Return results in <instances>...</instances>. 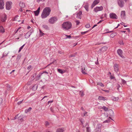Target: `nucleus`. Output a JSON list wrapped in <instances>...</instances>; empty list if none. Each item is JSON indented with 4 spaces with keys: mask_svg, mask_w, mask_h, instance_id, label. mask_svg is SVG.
<instances>
[{
    "mask_svg": "<svg viewBox=\"0 0 132 132\" xmlns=\"http://www.w3.org/2000/svg\"><path fill=\"white\" fill-rule=\"evenodd\" d=\"M121 80L122 81V83L123 84H126V81L125 80H124L123 79H121Z\"/></svg>",
    "mask_w": 132,
    "mask_h": 132,
    "instance_id": "nucleus-35",
    "label": "nucleus"
},
{
    "mask_svg": "<svg viewBox=\"0 0 132 132\" xmlns=\"http://www.w3.org/2000/svg\"><path fill=\"white\" fill-rule=\"evenodd\" d=\"M80 92L81 96H83L84 95L83 92H81V91H80Z\"/></svg>",
    "mask_w": 132,
    "mask_h": 132,
    "instance_id": "nucleus-43",
    "label": "nucleus"
},
{
    "mask_svg": "<svg viewBox=\"0 0 132 132\" xmlns=\"http://www.w3.org/2000/svg\"><path fill=\"white\" fill-rule=\"evenodd\" d=\"M81 72L83 74H87V73L85 72L86 71V70H85V68H82L81 69Z\"/></svg>",
    "mask_w": 132,
    "mask_h": 132,
    "instance_id": "nucleus-24",
    "label": "nucleus"
},
{
    "mask_svg": "<svg viewBox=\"0 0 132 132\" xmlns=\"http://www.w3.org/2000/svg\"><path fill=\"white\" fill-rule=\"evenodd\" d=\"M6 15H5L1 19V21L3 22H5L6 20Z\"/></svg>",
    "mask_w": 132,
    "mask_h": 132,
    "instance_id": "nucleus-19",
    "label": "nucleus"
},
{
    "mask_svg": "<svg viewBox=\"0 0 132 132\" xmlns=\"http://www.w3.org/2000/svg\"><path fill=\"white\" fill-rule=\"evenodd\" d=\"M66 36H67V38H70L71 37L70 35H66Z\"/></svg>",
    "mask_w": 132,
    "mask_h": 132,
    "instance_id": "nucleus-59",
    "label": "nucleus"
},
{
    "mask_svg": "<svg viewBox=\"0 0 132 132\" xmlns=\"http://www.w3.org/2000/svg\"><path fill=\"white\" fill-rule=\"evenodd\" d=\"M81 109L83 111H84V109L82 107H81Z\"/></svg>",
    "mask_w": 132,
    "mask_h": 132,
    "instance_id": "nucleus-64",
    "label": "nucleus"
},
{
    "mask_svg": "<svg viewBox=\"0 0 132 132\" xmlns=\"http://www.w3.org/2000/svg\"><path fill=\"white\" fill-rule=\"evenodd\" d=\"M31 109L32 108L31 107H29L28 109H27L25 110V112L26 113H27L30 111L31 110Z\"/></svg>",
    "mask_w": 132,
    "mask_h": 132,
    "instance_id": "nucleus-26",
    "label": "nucleus"
},
{
    "mask_svg": "<svg viewBox=\"0 0 132 132\" xmlns=\"http://www.w3.org/2000/svg\"><path fill=\"white\" fill-rule=\"evenodd\" d=\"M110 121V119H108V120H106L103 122L104 123H108Z\"/></svg>",
    "mask_w": 132,
    "mask_h": 132,
    "instance_id": "nucleus-42",
    "label": "nucleus"
},
{
    "mask_svg": "<svg viewBox=\"0 0 132 132\" xmlns=\"http://www.w3.org/2000/svg\"><path fill=\"white\" fill-rule=\"evenodd\" d=\"M119 43L120 44V45H123L124 44L123 41L122 40H120L119 41Z\"/></svg>",
    "mask_w": 132,
    "mask_h": 132,
    "instance_id": "nucleus-32",
    "label": "nucleus"
},
{
    "mask_svg": "<svg viewBox=\"0 0 132 132\" xmlns=\"http://www.w3.org/2000/svg\"><path fill=\"white\" fill-rule=\"evenodd\" d=\"M109 16L110 18L111 19H118V16L115 13H110L109 14Z\"/></svg>",
    "mask_w": 132,
    "mask_h": 132,
    "instance_id": "nucleus-6",
    "label": "nucleus"
},
{
    "mask_svg": "<svg viewBox=\"0 0 132 132\" xmlns=\"http://www.w3.org/2000/svg\"><path fill=\"white\" fill-rule=\"evenodd\" d=\"M39 35L40 37H42V36H43V35L45 34L40 29H39Z\"/></svg>",
    "mask_w": 132,
    "mask_h": 132,
    "instance_id": "nucleus-23",
    "label": "nucleus"
},
{
    "mask_svg": "<svg viewBox=\"0 0 132 132\" xmlns=\"http://www.w3.org/2000/svg\"><path fill=\"white\" fill-rule=\"evenodd\" d=\"M45 126L46 127H47L49 125V123L47 121H45Z\"/></svg>",
    "mask_w": 132,
    "mask_h": 132,
    "instance_id": "nucleus-37",
    "label": "nucleus"
},
{
    "mask_svg": "<svg viewBox=\"0 0 132 132\" xmlns=\"http://www.w3.org/2000/svg\"><path fill=\"white\" fill-rule=\"evenodd\" d=\"M34 12L35 14V15L36 16H37L38 15L39 13V11H34Z\"/></svg>",
    "mask_w": 132,
    "mask_h": 132,
    "instance_id": "nucleus-27",
    "label": "nucleus"
},
{
    "mask_svg": "<svg viewBox=\"0 0 132 132\" xmlns=\"http://www.w3.org/2000/svg\"><path fill=\"white\" fill-rule=\"evenodd\" d=\"M57 18L56 16H53L50 18L48 20L49 23L51 24H53L56 22L57 20Z\"/></svg>",
    "mask_w": 132,
    "mask_h": 132,
    "instance_id": "nucleus-3",
    "label": "nucleus"
},
{
    "mask_svg": "<svg viewBox=\"0 0 132 132\" xmlns=\"http://www.w3.org/2000/svg\"><path fill=\"white\" fill-rule=\"evenodd\" d=\"M109 116H113L114 115L113 111L111 110H109Z\"/></svg>",
    "mask_w": 132,
    "mask_h": 132,
    "instance_id": "nucleus-22",
    "label": "nucleus"
},
{
    "mask_svg": "<svg viewBox=\"0 0 132 132\" xmlns=\"http://www.w3.org/2000/svg\"><path fill=\"white\" fill-rule=\"evenodd\" d=\"M109 30L108 29H106L104 31H107V32L105 33V34H107L111 32H113V31H108Z\"/></svg>",
    "mask_w": 132,
    "mask_h": 132,
    "instance_id": "nucleus-34",
    "label": "nucleus"
},
{
    "mask_svg": "<svg viewBox=\"0 0 132 132\" xmlns=\"http://www.w3.org/2000/svg\"><path fill=\"white\" fill-rule=\"evenodd\" d=\"M121 24L123 26H124L125 27H126L127 26V25H125L124 24V23L123 22L121 23Z\"/></svg>",
    "mask_w": 132,
    "mask_h": 132,
    "instance_id": "nucleus-57",
    "label": "nucleus"
},
{
    "mask_svg": "<svg viewBox=\"0 0 132 132\" xmlns=\"http://www.w3.org/2000/svg\"><path fill=\"white\" fill-rule=\"evenodd\" d=\"M40 73H42V75L43 73H46V74H48V73L47 72V71H44L42 73L40 72Z\"/></svg>",
    "mask_w": 132,
    "mask_h": 132,
    "instance_id": "nucleus-55",
    "label": "nucleus"
},
{
    "mask_svg": "<svg viewBox=\"0 0 132 132\" xmlns=\"http://www.w3.org/2000/svg\"><path fill=\"white\" fill-rule=\"evenodd\" d=\"M101 129L96 128L95 129L96 132H101Z\"/></svg>",
    "mask_w": 132,
    "mask_h": 132,
    "instance_id": "nucleus-38",
    "label": "nucleus"
},
{
    "mask_svg": "<svg viewBox=\"0 0 132 132\" xmlns=\"http://www.w3.org/2000/svg\"><path fill=\"white\" fill-rule=\"evenodd\" d=\"M102 126L101 124H98L96 126V128L101 129V127Z\"/></svg>",
    "mask_w": 132,
    "mask_h": 132,
    "instance_id": "nucleus-28",
    "label": "nucleus"
},
{
    "mask_svg": "<svg viewBox=\"0 0 132 132\" xmlns=\"http://www.w3.org/2000/svg\"><path fill=\"white\" fill-rule=\"evenodd\" d=\"M64 130L62 128H59L57 129L56 132H64Z\"/></svg>",
    "mask_w": 132,
    "mask_h": 132,
    "instance_id": "nucleus-21",
    "label": "nucleus"
},
{
    "mask_svg": "<svg viewBox=\"0 0 132 132\" xmlns=\"http://www.w3.org/2000/svg\"><path fill=\"white\" fill-rule=\"evenodd\" d=\"M51 10L49 7H46L43 10L42 13L41 17L42 19L46 18L50 14Z\"/></svg>",
    "mask_w": 132,
    "mask_h": 132,
    "instance_id": "nucleus-1",
    "label": "nucleus"
},
{
    "mask_svg": "<svg viewBox=\"0 0 132 132\" xmlns=\"http://www.w3.org/2000/svg\"><path fill=\"white\" fill-rule=\"evenodd\" d=\"M53 102V101L52 100L51 101H49L48 102V104H49V103H52Z\"/></svg>",
    "mask_w": 132,
    "mask_h": 132,
    "instance_id": "nucleus-60",
    "label": "nucleus"
},
{
    "mask_svg": "<svg viewBox=\"0 0 132 132\" xmlns=\"http://www.w3.org/2000/svg\"><path fill=\"white\" fill-rule=\"evenodd\" d=\"M102 109L105 111H107L108 110V108L105 106H103L102 107Z\"/></svg>",
    "mask_w": 132,
    "mask_h": 132,
    "instance_id": "nucleus-31",
    "label": "nucleus"
},
{
    "mask_svg": "<svg viewBox=\"0 0 132 132\" xmlns=\"http://www.w3.org/2000/svg\"><path fill=\"white\" fill-rule=\"evenodd\" d=\"M103 9V7L102 6L99 7L97 6L94 8V11L96 13L98 11H102Z\"/></svg>",
    "mask_w": 132,
    "mask_h": 132,
    "instance_id": "nucleus-5",
    "label": "nucleus"
},
{
    "mask_svg": "<svg viewBox=\"0 0 132 132\" xmlns=\"http://www.w3.org/2000/svg\"><path fill=\"white\" fill-rule=\"evenodd\" d=\"M87 112L85 111L84 113V116H86L87 115Z\"/></svg>",
    "mask_w": 132,
    "mask_h": 132,
    "instance_id": "nucleus-56",
    "label": "nucleus"
},
{
    "mask_svg": "<svg viewBox=\"0 0 132 132\" xmlns=\"http://www.w3.org/2000/svg\"><path fill=\"white\" fill-rule=\"evenodd\" d=\"M117 53L121 57L123 58L124 56L122 55V51L120 49H118L117 51Z\"/></svg>",
    "mask_w": 132,
    "mask_h": 132,
    "instance_id": "nucleus-11",
    "label": "nucleus"
},
{
    "mask_svg": "<svg viewBox=\"0 0 132 132\" xmlns=\"http://www.w3.org/2000/svg\"><path fill=\"white\" fill-rule=\"evenodd\" d=\"M98 99L100 100L105 101V100H107L108 98L105 97H104L102 96H100L98 97Z\"/></svg>",
    "mask_w": 132,
    "mask_h": 132,
    "instance_id": "nucleus-14",
    "label": "nucleus"
},
{
    "mask_svg": "<svg viewBox=\"0 0 132 132\" xmlns=\"http://www.w3.org/2000/svg\"><path fill=\"white\" fill-rule=\"evenodd\" d=\"M45 0H37V2H40V1H44Z\"/></svg>",
    "mask_w": 132,
    "mask_h": 132,
    "instance_id": "nucleus-62",
    "label": "nucleus"
},
{
    "mask_svg": "<svg viewBox=\"0 0 132 132\" xmlns=\"http://www.w3.org/2000/svg\"><path fill=\"white\" fill-rule=\"evenodd\" d=\"M75 22L76 23V25H78L80 23V22L79 20H76L75 21Z\"/></svg>",
    "mask_w": 132,
    "mask_h": 132,
    "instance_id": "nucleus-40",
    "label": "nucleus"
},
{
    "mask_svg": "<svg viewBox=\"0 0 132 132\" xmlns=\"http://www.w3.org/2000/svg\"><path fill=\"white\" fill-rule=\"evenodd\" d=\"M88 31H86L84 32H81V34L82 35H84L86 33H87Z\"/></svg>",
    "mask_w": 132,
    "mask_h": 132,
    "instance_id": "nucleus-46",
    "label": "nucleus"
},
{
    "mask_svg": "<svg viewBox=\"0 0 132 132\" xmlns=\"http://www.w3.org/2000/svg\"><path fill=\"white\" fill-rule=\"evenodd\" d=\"M82 14V12L81 11H80L77 13L76 18L78 19H81Z\"/></svg>",
    "mask_w": 132,
    "mask_h": 132,
    "instance_id": "nucleus-10",
    "label": "nucleus"
},
{
    "mask_svg": "<svg viewBox=\"0 0 132 132\" xmlns=\"http://www.w3.org/2000/svg\"><path fill=\"white\" fill-rule=\"evenodd\" d=\"M108 47L107 46H105L102 47L101 48L100 50V51H106Z\"/></svg>",
    "mask_w": 132,
    "mask_h": 132,
    "instance_id": "nucleus-20",
    "label": "nucleus"
},
{
    "mask_svg": "<svg viewBox=\"0 0 132 132\" xmlns=\"http://www.w3.org/2000/svg\"><path fill=\"white\" fill-rule=\"evenodd\" d=\"M42 27L43 28L46 30H48V26L46 25H43L42 26Z\"/></svg>",
    "mask_w": 132,
    "mask_h": 132,
    "instance_id": "nucleus-25",
    "label": "nucleus"
},
{
    "mask_svg": "<svg viewBox=\"0 0 132 132\" xmlns=\"http://www.w3.org/2000/svg\"><path fill=\"white\" fill-rule=\"evenodd\" d=\"M86 10L88 11V4H86L84 6Z\"/></svg>",
    "mask_w": 132,
    "mask_h": 132,
    "instance_id": "nucleus-29",
    "label": "nucleus"
},
{
    "mask_svg": "<svg viewBox=\"0 0 132 132\" xmlns=\"http://www.w3.org/2000/svg\"><path fill=\"white\" fill-rule=\"evenodd\" d=\"M18 17V15H17V16H16L15 17V18H14V20L15 21H17V18Z\"/></svg>",
    "mask_w": 132,
    "mask_h": 132,
    "instance_id": "nucleus-49",
    "label": "nucleus"
},
{
    "mask_svg": "<svg viewBox=\"0 0 132 132\" xmlns=\"http://www.w3.org/2000/svg\"><path fill=\"white\" fill-rule=\"evenodd\" d=\"M36 87V90L37 89V86L36 85H34L33 86V87H32V88H34L35 87Z\"/></svg>",
    "mask_w": 132,
    "mask_h": 132,
    "instance_id": "nucleus-61",
    "label": "nucleus"
},
{
    "mask_svg": "<svg viewBox=\"0 0 132 132\" xmlns=\"http://www.w3.org/2000/svg\"><path fill=\"white\" fill-rule=\"evenodd\" d=\"M110 78L111 79H113L114 78V77L112 75H110Z\"/></svg>",
    "mask_w": 132,
    "mask_h": 132,
    "instance_id": "nucleus-45",
    "label": "nucleus"
},
{
    "mask_svg": "<svg viewBox=\"0 0 132 132\" xmlns=\"http://www.w3.org/2000/svg\"><path fill=\"white\" fill-rule=\"evenodd\" d=\"M119 99V98L118 97H113V100L114 101H118Z\"/></svg>",
    "mask_w": 132,
    "mask_h": 132,
    "instance_id": "nucleus-39",
    "label": "nucleus"
},
{
    "mask_svg": "<svg viewBox=\"0 0 132 132\" xmlns=\"http://www.w3.org/2000/svg\"><path fill=\"white\" fill-rule=\"evenodd\" d=\"M125 12L124 11H121V15L122 18H124L125 16Z\"/></svg>",
    "mask_w": 132,
    "mask_h": 132,
    "instance_id": "nucleus-16",
    "label": "nucleus"
},
{
    "mask_svg": "<svg viewBox=\"0 0 132 132\" xmlns=\"http://www.w3.org/2000/svg\"><path fill=\"white\" fill-rule=\"evenodd\" d=\"M40 7H39L37 9V10H36L40 12Z\"/></svg>",
    "mask_w": 132,
    "mask_h": 132,
    "instance_id": "nucleus-58",
    "label": "nucleus"
},
{
    "mask_svg": "<svg viewBox=\"0 0 132 132\" xmlns=\"http://www.w3.org/2000/svg\"><path fill=\"white\" fill-rule=\"evenodd\" d=\"M42 75V73H40L36 77V80L37 81L39 80L41 78V77Z\"/></svg>",
    "mask_w": 132,
    "mask_h": 132,
    "instance_id": "nucleus-17",
    "label": "nucleus"
},
{
    "mask_svg": "<svg viewBox=\"0 0 132 132\" xmlns=\"http://www.w3.org/2000/svg\"><path fill=\"white\" fill-rule=\"evenodd\" d=\"M57 71L60 73L61 74H62L65 72L64 71H63L62 69H57Z\"/></svg>",
    "mask_w": 132,
    "mask_h": 132,
    "instance_id": "nucleus-30",
    "label": "nucleus"
},
{
    "mask_svg": "<svg viewBox=\"0 0 132 132\" xmlns=\"http://www.w3.org/2000/svg\"><path fill=\"white\" fill-rule=\"evenodd\" d=\"M102 90L108 93L109 92V90Z\"/></svg>",
    "mask_w": 132,
    "mask_h": 132,
    "instance_id": "nucleus-52",
    "label": "nucleus"
},
{
    "mask_svg": "<svg viewBox=\"0 0 132 132\" xmlns=\"http://www.w3.org/2000/svg\"><path fill=\"white\" fill-rule=\"evenodd\" d=\"M4 5L3 0H0V9H4Z\"/></svg>",
    "mask_w": 132,
    "mask_h": 132,
    "instance_id": "nucleus-12",
    "label": "nucleus"
},
{
    "mask_svg": "<svg viewBox=\"0 0 132 132\" xmlns=\"http://www.w3.org/2000/svg\"><path fill=\"white\" fill-rule=\"evenodd\" d=\"M85 27L86 28H88L90 27V26L89 24H87L85 25Z\"/></svg>",
    "mask_w": 132,
    "mask_h": 132,
    "instance_id": "nucleus-41",
    "label": "nucleus"
},
{
    "mask_svg": "<svg viewBox=\"0 0 132 132\" xmlns=\"http://www.w3.org/2000/svg\"><path fill=\"white\" fill-rule=\"evenodd\" d=\"M31 34V30L30 31H28L27 33L25 34L24 35L25 38H28L30 36Z\"/></svg>",
    "mask_w": 132,
    "mask_h": 132,
    "instance_id": "nucleus-13",
    "label": "nucleus"
},
{
    "mask_svg": "<svg viewBox=\"0 0 132 132\" xmlns=\"http://www.w3.org/2000/svg\"><path fill=\"white\" fill-rule=\"evenodd\" d=\"M21 28V27H19L18 29H17L16 30H15V33H16L18 31V30L20 29Z\"/></svg>",
    "mask_w": 132,
    "mask_h": 132,
    "instance_id": "nucleus-47",
    "label": "nucleus"
},
{
    "mask_svg": "<svg viewBox=\"0 0 132 132\" xmlns=\"http://www.w3.org/2000/svg\"><path fill=\"white\" fill-rule=\"evenodd\" d=\"M23 101V100L21 101L18 102L17 103L19 105L20 104H21L22 103V102Z\"/></svg>",
    "mask_w": 132,
    "mask_h": 132,
    "instance_id": "nucleus-44",
    "label": "nucleus"
},
{
    "mask_svg": "<svg viewBox=\"0 0 132 132\" xmlns=\"http://www.w3.org/2000/svg\"><path fill=\"white\" fill-rule=\"evenodd\" d=\"M19 6L21 8H24L25 6L24 3L22 2H21L19 3Z\"/></svg>",
    "mask_w": 132,
    "mask_h": 132,
    "instance_id": "nucleus-18",
    "label": "nucleus"
},
{
    "mask_svg": "<svg viewBox=\"0 0 132 132\" xmlns=\"http://www.w3.org/2000/svg\"><path fill=\"white\" fill-rule=\"evenodd\" d=\"M12 2L11 1H8L6 4V8L7 10H10L11 8Z\"/></svg>",
    "mask_w": 132,
    "mask_h": 132,
    "instance_id": "nucleus-4",
    "label": "nucleus"
},
{
    "mask_svg": "<svg viewBox=\"0 0 132 132\" xmlns=\"http://www.w3.org/2000/svg\"><path fill=\"white\" fill-rule=\"evenodd\" d=\"M118 67V65L117 64H115L113 66L114 71L116 73L118 72L119 71Z\"/></svg>",
    "mask_w": 132,
    "mask_h": 132,
    "instance_id": "nucleus-8",
    "label": "nucleus"
},
{
    "mask_svg": "<svg viewBox=\"0 0 132 132\" xmlns=\"http://www.w3.org/2000/svg\"><path fill=\"white\" fill-rule=\"evenodd\" d=\"M86 130L87 132H90L89 128L88 127H87L86 128Z\"/></svg>",
    "mask_w": 132,
    "mask_h": 132,
    "instance_id": "nucleus-48",
    "label": "nucleus"
},
{
    "mask_svg": "<svg viewBox=\"0 0 132 132\" xmlns=\"http://www.w3.org/2000/svg\"><path fill=\"white\" fill-rule=\"evenodd\" d=\"M21 57V56L20 55H18L17 57V60H19Z\"/></svg>",
    "mask_w": 132,
    "mask_h": 132,
    "instance_id": "nucleus-51",
    "label": "nucleus"
},
{
    "mask_svg": "<svg viewBox=\"0 0 132 132\" xmlns=\"http://www.w3.org/2000/svg\"><path fill=\"white\" fill-rule=\"evenodd\" d=\"M99 0H94L92 5L91 7L93 8L96 5L99 3Z\"/></svg>",
    "mask_w": 132,
    "mask_h": 132,
    "instance_id": "nucleus-9",
    "label": "nucleus"
},
{
    "mask_svg": "<svg viewBox=\"0 0 132 132\" xmlns=\"http://www.w3.org/2000/svg\"><path fill=\"white\" fill-rule=\"evenodd\" d=\"M31 65H29L27 68V69L28 70H30L31 68Z\"/></svg>",
    "mask_w": 132,
    "mask_h": 132,
    "instance_id": "nucleus-54",
    "label": "nucleus"
},
{
    "mask_svg": "<svg viewBox=\"0 0 132 132\" xmlns=\"http://www.w3.org/2000/svg\"><path fill=\"white\" fill-rule=\"evenodd\" d=\"M71 23L69 21L64 22L62 25V28L65 31L68 30L71 28Z\"/></svg>",
    "mask_w": 132,
    "mask_h": 132,
    "instance_id": "nucleus-2",
    "label": "nucleus"
},
{
    "mask_svg": "<svg viewBox=\"0 0 132 132\" xmlns=\"http://www.w3.org/2000/svg\"><path fill=\"white\" fill-rule=\"evenodd\" d=\"M117 1L118 5L120 7H122L124 6V3L122 0H118Z\"/></svg>",
    "mask_w": 132,
    "mask_h": 132,
    "instance_id": "nucleus-7",
    "label": "nucleus"
},
{
    "mask_svg": "<svg viewBox=\"0 0 132 132\" xmlns=\"http://www.w3.org/2000/svg\"><path fill=\"white\" fill-rule=\"evenodd\" d=\"M97 85H100L101 86H102V87H104V85L102 83L97 82Z\"/></svg>",
    "mask_w": 132,
    "mask_h": 132,
    "instance_id": "nucleus-36",
    "label": "nucleus"
},
{
    "mask_svg": "<svg viewBox=\"0 0 132 132\" xmlns=\"http://www.w3.org/2000/svg\"><path fill=\"white\" fill-rule=\"evenodd\" d=\"M75 56V55L74 54H71L69 55V57H74Z\"/></svg>",
    "mask_w": 132,
    "mask_h": 132,
    "instance_id": "nucleus-53",
    "label": "nucleus"
},
{
    "mask_svg": "<svg viewBox=\"0 0 132 132\" xmlns=\"http://www.w3.org/2000/svg\"><path fill=\"white\" fill-rule=\"evenodd\" d=\"M97 25L96 24L94 25V26H93V27H92V29L94 27H96V26H97Z\"/></svg>",
    "mask_w": 132,
    "mask_h": 132,
    "instance_id": "nucleus-63",
    "label": "nucleus"
},
{
    "mask_svg": "<svg viewBox=\"0 0 132 132\" xmlns=\"http://www.w3.org/2000/svg\"><path fill=\"white\" fill-rule=\"evenodd\" d=\"M115 35L114 33L110 35V37H113Z\"/></svg>",
    "mask_w": 132,
    "mask_h": 132,
    "instance_id": "nucleus-50",
    "label": "nucleus"
},
{
    "mask_svg": "<svg viewBox=\"0 0 132 132\" xmlns=\"http://www.w3.org/2000/svg\"><path fill=\"white\" fill-rule=\"evenodd\" d=\"M25 45V44H24V45H23L20 48H19V50L18 51V53H19L21 51V50L23 49V48L24 46Z\"/></svg>",
    "mask_w": 132,
    "mask_h": 132,
    "instance_id": "nucleus-33",
    "label": "nucleus"
},
{
    "mask_svg": "<svg viewBox=\"0 0 132 132\" xmlns=\"http://www.w3.org/2000/svg\"><path fill=\"white\" fill-rule=\"evenodd\" d=\"M5 31V29L2 26H0V32L2 33H4Z\"/></svg>",
    "mask_w": 132,
    "mask_h": 132,
    "instance_id": "nucleus-15",
    "label": "nucleus"
}]
</instances>
